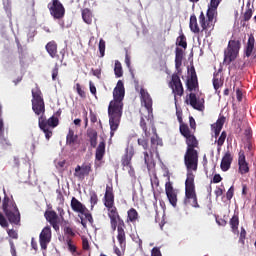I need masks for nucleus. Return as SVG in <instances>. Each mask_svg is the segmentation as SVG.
<instances>
[{
  "mask_svg": "<svg viewBox=\"0 0 256 256\" xmlns=\"http://www.w3.org/2000/svg\"><path fill=\"white\" fill-rule=\"evenodd\" d=\"M140 127L144 133L142 138H138V145L143 147L144 151V163L149 165L153 159V154L159 155V147H163V139L157 134V128L153 122L152 113L148 115H142L140 118Z\"/></svg>",
  "mask_w": 256,
  "mask_h": 256,
  "instance_id": "nucleus-1",
  "label": "nucleus"
},
{
  "mask_svg": "<svg viewBox=\"0 0 256 256\" xmlns=\"http://www.w3.org/2000/svg\"><path fill=\"white\" fill-rule=\"evenodd\" d=\"M123 99H125V85L122 80H119L113 90V100L108 106V117L110 125V135L113 137L115 131L121 125V117H123Z\"/></svg>",
  "mask_w": 256,
  "mask_h": 256,
  "instance_id": "nucleus-2",
  "label": "nucleus"
},
{
  "mask_svg": "<svg viewBox=\"0 0 256 256\" xmlns=\"http://www.w3.org/2000/svg\"><path fill=\"white\" fill-rule=\"evenodd\" d=\"M179 130L182 136H184L185 143L187 145L184 155V165H199V140L195 137V134L189 129L187 124H180Z\"/></svg>",
  "mask_w": 256,
  "mask_h": 256,
  "instance_id": "nucleus-3",
  "label": "nucleus"
},
{
  "mask_svg": "<svg viewBox=\"0 0 256 256\" xmlns=\"http://www.w3.org/2000/svg\"><path fill=\"white\" fill-rule=\"evenodd\" d=\"M186 167V181H185V197L184 205H190L198 209L199 202L197 201V192L195 191V175L199 164H185Z\"/></svg>",
  "mask_w": 256,
  "mask_h": 256,
  "instance_id": "nucleus-4",
  "label": "nucleus"
},
{
  "mask_svg": "<svg viewBox=\"0 0 256 256\" xmlns=\"http://www.w3.org/2000/svg\"><path fill=\"white\" fill-rule=\"evenodd\" d=\"M4 198L2 200V211L5 217L8 219L9 223L13 225H19L21 223V213L17 207V203L13 199V196L8 197L7 191L3 189Z\"/></svg>",
  "mask_w": 256,
  "mask_h": 256,
  "instance_id": "nucleus-5",
  "label": "nucleus"
},
{
  "mask_svg": "<svg viewBox=\"0 0 256 256\" xmlns=\"http://www.w3.org/2000/svg\"><path fill=\"white\" fill-rule=\"evenodd\" d=\"M108 210V217L110 221H118V235L117 240L120 245L121 249H125L127 247V236L125 234V221L121 219V216L119 215V211H117V207L112 206L106 208Z\"/></svg>",
  "mask_w": 256,
  "mask_h": 256,
  "instance_id": "nucleus-6",
  "label": "nucleus"
},
{
  "mask_svg": "<svg viewBox=\"0 0 256 256\" xmlns=\"http://www.w3.org/2000/svg\"><path fill=\"white\" fill-rule=\"evenodd\" d=\"M199 24L201 26V35L205 33V37H211V31L215 29V23H217V14L211 12H201L199 15Z\"/></svg>",
  "mask_w": 256,
  "mask_h": 256,
  "instance_id": "nucleus-7",
  "label": "nucleus"
},
{
  "mask_svg": "<svg viewBox=\"0 0 256 256\" xmlns=\"http://www.w3.org/2000/svg\"><path fill=\"white\" fill-rule=\"evenodd\" d=\"M32 111L38 117H45V100L39 87L32 89Z\"/></svg>",
  "mask_w": 256,
  "mask_h": 256,
  "instance_id": "nucleus-8",
  "label": "nucleus"
},
{
  "mask_svg": "<svg viewBox=\"0 0 256 256\" xmlns=\"http://www.w3.org/2000/svg\"><path fill=\"white\" fill-rule=\"evenodd\" d=\"M58 125L59 118L55 117V115L50 117L48 120L45 116H40L38 118V126L45 134V138L47 139V141H49L51 137H53V131H51V129L49 128L51 127L52 129H55V127H57Z\"/></svg>",
  "mask_w": 256,
  "mask_h": 256,
  "instance_id": "nucleus-9",
  "label": "nucleus"
},
{
  "mask_svg": "<svg viewBox=\"0 0 256 256\" xmlns=\"http://www.w3.org/2000/svg\"><path fill=\"white\" fill-rule=\"evenodd\" d=\"M239 51H241V41L230 40L227 48L224 50V63L231 65L239 57Z\"/></svg>",
  "mask_w": 256,
  "mask_h": 256,
  "instance_id": "nucleus-10",
  "label": "nucleus"
},
{
  "mask_svg": "<svg viewBox=\"0 0 256 256\" xmlns=\"http://www.w3.org/2000/svg\"><path fill=\"white\" fill-rule=\"evenodd\" d=\"M48 9L54 19H63L65 17V6L59 0H52L48 3Z\"/></svg>",
  "mask_w": 256,
  "mask_h": 256,
  "instance_id": "nucleus-11",
  "label": "nucleus"
},
{
  "mask_svg": "<svg viewBox=\"0 0 256 256\" xmlns=\"http://www.w3.org/2000/svg\"><path fill=\"white\" fill-rule=\"evenodd\" d=\"M188 73L190 74L186 81L187 90L192 93V91L199 90V79L197 78V72L195 71V66H191L188 69Z\"/></svg>",
  "mask_w": 256,
  "mask_h": 256,
  "instance_id": "nucleus-12",
  "label": "nucleus"
},
{
  "mask_svg": "<svg viewBox=\"0 0 256 256\" xmlns=\"http://www.w3.org/2000/svg\"><path fill=\"white\" fill-rule=\"evenodd\" d=\"M170 87L175 97H183L185 90L183 88V83L181 82L179 74H172Z\"/></svg>",
  "mask_w": 256,
  "mask_h": 256,
  "instance_id": "nucleus-13",
  "label": "nucleus"
},
{
  "mask_svg": "<svg viewBox=\"0 0 256 256\" xmlns=\"http://www.w3.org/2000/svg\"><path fill=\"white\" fill-rule=\"evenodd\" d=\"M93 171V166L89 162H84L81 166L77 165L74 172V177L77 179H85L89 177L90 173Z\"/></svg>",
  "mask_w": 256,
  "mask_h": 256,
  "instance_id": "nucleus-14",
  "label": "nucleus"
},
{
  "mask_svg": "<svg viewBox=\"0 0 256 256\" xmlns=\"http://www.w3.org/2000/svg\"><path fill=\"white\" fill-rule=\"evenodd\" d=\"M165 193L170 205H172V207H177V191L173 188V183H171L169 178L168 182L165 184Z\"/></svg>",
  "mask_w": 256,
  "mask_h": 256,
  "instance_id": "nucleus-15",
  "label": "nucleus"
},
{
  "mask_svg": "<svg viewBox=\"0 0 256 256\" xmlns=\"http://www.w3.org/2000/svg\"><path fill=\"white\" fill-rule=\"evenodd\" d=\"M44 217L48 223H50L51 227H53L54 231H59V223H61V219L57 212L54 210H47L44 213Z\"/></svg>",
  "mask_w": 256,
  "mask_h": 256,
  "instance_id": "nucleus-16",
  "label": "nucleus"
},
{
  "mask_svg": "<svg viewBox=\"0 0 256 256\" xmlns=\"http://www.w3.org/2000/svg\"><path fill=\"white\" fill-rule=\"evenodd\" d=\"M39 241L41 249H47V245L51 243V226H46L43 228L39 236Z\"/></svg>",
  "mask_w": 256,
  "mask_h": 256,
  "instance_id": "nucleus-17",
  "label": "nucleus"
},
{
  "mask_svg": "<svg viewBox=\"0 0 256 256\" xmlns=\"http://www.w3.org/2000/svg\"><path fill=\"white\" fill-rule=\"evenodd\" d=\"M189 104L193 109H196V111H205V99L204 98H198L195 93L189 94Z\"/></svg>",
  "mask_w": 256,
  "mask_h": 256,
  "instance_id": "nucleus-18",
  "label": "nucleus"
},
{
  "mask_svg": "<svg viewBox=\"0 0 256 256\" xmlns=\"http://www.w3.org/2000/svg\"><path fill=\"white\" fill-rule=\"evenodd\" d=\"M133 159V153L126 150V153L121 158V164L123 167V170H128L129 175H133L135 173V169H133V165L131 164V161Z\"/></svg>",
  "mask_w": 256,
  "mask_h": 256,
  "instance_id": "nucleus-19",
  "label": "nucleus"
},
{
  "mask_svg": "<svg viewBox=\"0 0 256 256\" xmlns=\"http://www.w3.org/2000/svg\"><path fill=\"white\" fill-rule=\"evenodd\" d=\"M238 171L240 175H247L249 173V163L245 158V151L240 150L238 154Z\"/></svg>",
  "mask_w": 256,
  "mask_h": 256,
  "instance_id": "nucleus-20",
  "label": "nucleus"
},
{
  "mask_svg": "<svg viewBox=\"0 0 256 256\" xmlns=\"http://www.w3.org/2000/svg\"><path fill=\"white\" fill-rule=\"evenodd\" d=\"M141 101L144 104L145 109H147L148 113H153V99L147 90L141 88L140 89Z\"/></svg>",
  "mask_w": 256,
  "mask_h": 256,
  "instance_id": "nucleus-21",
  "label": "nucleus"
},
{
  "mask_svg": "<svg viewBox=\"0 0 256 256\" xmlns=\"http://www.w3.org/2000/svg\"><path fill=\"white\" fill-rule=\"evenodd\" d=\"M104 206L106 208L115 206V194L113 193V186H106V191L104 194Z\"/></svg>",
  "mask_w": 256,
  "mask_h": 256,
  "instance_id": "nucleus-22",
  "label": "nucleus"
},
{
  "mask_svg": "<svg viewBox=\"0 0 256 256\" xmlns=\"http://www.w3.org/2000/svg\"><path fill=\"white\" fill-rule=\"evenodd\" d=\"M66 145L72 147L73 149H77V147L81 145V142L79 141V136L75 134V131H73V129H69L68 131V134L66 136Z\"/></svg>",
  "mask_w": 256,
  "mask_h": 256,
  "instance_id": "nucleus-23",
  "label": "nucleus"
},
{
  "mask_svg": "<svg viewBox=\"0 0 256 256\" xmlns=\"http://www.w3.org/2000/svg\"><path fill=\"white\" fill-rule=\"evenodd\" d=\"M253 51H255V36H253V34H250L244 48V55L246 57H251V55H253V58L255 59L256 54Z\"/></svg>",
  "mask_w": 256,
  "mask_h": 256,
  "instance_id": "nucleus-24",
  "label": "nucleus"
},
{
  "mask_svg": "<svg viewBox=\"0 0 256 256\" xmlns=\"http://www.w3.org/2000/svg\"><path fill=\"white\" fill-rule=\"evenodd\" d=\"M231 163H233V155L230 151H227L224 156L222 157L221 163H220V169L221 171H229L231 169Z\"/></svg>",
  "mask_w": 256,
  "mask_h": 256,
  "instance_id": "nucleus-25",
  "label": "nucleus"
},
{
  "mask_svg": "<svg viewBox=\"0 0 256 256\" xmlns=\"http://www.w3.org/2000/svg\"><path fill=\"white\" fill-rule=\"evenodd\" d=\"M45 49H46L48 55H50V57L52 59H59V54H57L58 53V45L55 40L48 42L45 46Z\"/></svg>",
  "mask_w": 256,
  "mask_h": 256,
  "instance_id": "nucleus-26",
  "label": "nucleus"
},
{
  "mask_svg": "<svg viewBox=\"0 0 256 256\" xmlns=\"http://www.w3.org/2000/svg\"><path fill=\"white\" fill-rule=\"evenodd\" d=\"M70 207L74 213H79L80 215L82 213H85L87 211V207L83 205L77 198L72 197Z\"/></svg>",
  "mask_w": 256,
  "mask_h": 256,
  "instance_id": "nucleus-27",
  "label": "nucleus"
},
{
  "mask_svg": "<svg viewBox=\"0 0 256 256\" xmlns=\"http://www.w3.org/2000/svg\"><path fill=\"white\" fill-rule=\"evenodd\" d=\"M225 125V116H220L216 123L212 124V130L214 131V137L217 139L219 135L221 134V130L223 129V126Z\"/></svg>",
  "mask_w": 256,
  "mask_h": 256,
  "instance_id": "nucleus-28",
  "label": "nucleus"
},
{
  "mask_svg": "<svg viewBox=\"0 0 256 256\" xmlns=\"http://www.w3.org/2000/svg\"><path fill=\"white\" fill-rule=\"evenodd\" d=\"M189 27L192 33L199 35V37H203V34H201V28H199V24L197 23V16H195V14L190 16Z\"/></svg>",
  "mask_w": 256,
  "mask_h": 256,
  "instance_id": "nucleus-29",
  "label": "nucleus"
},
{
  "mask_svg": "<svg viewBox=\"0 0 256 256\" xmlns=\"http://www.w3.org/2000/svg\"><path fill=\"white\" fill-rule=\"evenodd\" d=\"M3 106L0 104V143H5V145H10L7 139L5 138V124L3 123V118L1 116L3 115Z\"/></svg>",
  "mask_w": 256,
  "mask_h": 256,
  "instance_id": "nucleus-30",
  "label": "nucleus"
},
{
  "mask_svg": "<svg viewBox=\"0 0 256 256\" xmlns=\"http://www.w3.org/2000/svg\"><path fill=\"white\" fill-rule=\"evenodd\" d=\"M137 221H139V212H137V210L135 208L129 209L127 212L126 222L132 223L133 225H135V223H137Z\"/></svg>",
  "mask_w": 256,
  "mask_h": 256,
  "instance_id": "nucleus-31",
  "label": "nucleus"
},
{
  "mask_svg": "<svg viewBox=\"0 0 256 256\" xmlns=\"http://www.w3.org/2000/svg\"><path fill=\"white\" fill-rule=\"evenodd\" d=\"M87 137L89 139L90 145L93 149L97 147V130L95 129H88L87 130Z\"/></svg>",
  "mask_w": 256,
  "mask_h": 256,
  "instance_id": "nucleus-32",
  "label": "nucleus"
},
{
  "mask_svg": "<svg viewBox=\"0 0 256 256\" xmlns=\"http://www.w3.org/2000/svg\"><path fill=\"white\" fill-rule=\"evenodd\" d=\"M103 157H105V141L99 143L95 154L96 161H102Z\"/></svg>",
  "mask_w": 256,
  "mask_h": 256,
  "instance_id": "nucleus-33",
  "label": "nucleus"
},
{
  "mask_svg": "<svg viewBox=\"0 0 256 256\" xmlns=\"http://www.w3.org/2000/svg\"><path fill=\"white\" fill-rule=\"evenodd\" d=\"M183 65V49L177 47L175 50V67L179 69Z\"/></svg>",
  "mask_w": 256,
  "mask_h": 256,
  "instance_id": "nucleus-34",
  "label": "nucleus"
},
{
  "mask_svg": "<svg viewBox=\"0 0 256 256\" xmlns=\"http://www.w3.org/2000/svg\"><path fill=\"white\" fill-rule=\"evenodd\" d=\"M82 19L87 23V25H91V23H93V13H91L89 8L82 9Z\"/></svg>",
  "mask_w": 256,
  "mask_h": 256,
  "instance_id": "nucleus-35",
  "label": "nucleus"
},
{
  "mask_svg": "<svg viewBox=\"0 0 256 256\" xmlns=\"http://www.w3.org/2000/svg\"><path fill=\"white\" fill-rule=\"evenodd\" d=\"M232 232L239 233V216L233 215L229 221Z\"/></svg>",
  "mask_w": 256,
  "mask_h": 256,
  "instance_id": "nucleus-36",
  "label": "nucleus"
},
{
  "mask_svg": "<svg viewBox=\"0 0 256 256\" xmlns=\"http://www.w3.org/2000/svg\"><path fill=\"white\" fill-rule=\"evenodd\" d=\"M220 3H221V0H211L210 4L208 5L207 12L212 13L214 15H218L217 7H219Z\"/></svg>",
  "mask_w": 256,
  "mask_h": 256,
  "instance_id": "nucleus-37",
  "label": "nucleus"
},
{
  "mask_svg": "<svg viewBox=\"0 0 256 256\" xmlns=\"http://www.w3.org/2000/svg\"><path fill=\"white\" fill-rule=\"evenodd\" d=\"M223 86V80H221V74L219 72L214 73L213 77V87L217 91Z\"/></svg>",
  "mask_w": 256,
  "mask_h": 256,
  "instance_id": "nucleus-38",
  "label": "nucleus"
},
{
  "mask_svg": "<svg viewBox=\"0 0 256 256\" xmlns=\"http://www.w3.org/2000/svg\"><path fill=\"white\" fill-rule=\"evenodd\" d=\"M176 45H178V47H182L183 49H187V37H185V34H181L177 38Z\"/></svg>",
  "mask_w": 256,
  "mask_h": 256,
  "instance_id": "nucleus-39",
  "label": "nucleus"
},
{
  "mask_svg": "<svg viewBox=\"0 0 256 256\" xmlns=\"http://www.w3.org/2000/svg\"><path fill=\"white\" fill-rule=\"evenodd\" d=\"M114 73L116 77H123V66H121V62L119 60L115 61Z\"/></svg>",
  "mask_w": 256,
  "mask_h": 256,
  "instance_id": "nucleus-40",
  "label": "nucleus"
},
{
  "mask_svg": "<svg viewBox=\"0 0 256 256\" xmlns=\"http://www.w3.org/2000/svg\"><path fill=\"white\" fill-rule=\"evenodd\" d=\"M225 139H227V132L223 131L216 141L218 145V151H220L221 147L225 144Z\"/></svg>",
  "mask_w": 256,
  "mask_h": 256,
  "instance_id": "nucleus-41",
  "label": "nucleus"
},
{
  "mask_svg": "<svg viewBox=\"0 0 256 256\" xmlns=\"http://www.w3.org/2000/svg\"><path fill=\"white\" fill-rule=\"evenodd\" d=\"M68 251L72 253V255H75L77 253V246L73 244V240L71 238L66 239Z\"/></svg>",
  "mask_w": 256,
  "mask_h": 256,
  "instance_id": "nucleus-42",
  "label": "nucleus"
},
{
  "mask_svg": "<svg viewBox=\"0 0 256 256\" xmlns=\"http://www.w3.org/2000/svg\"><path fill=\"white\" fill-rule=\"evenodd\" d=\"M253 9L254 7H249L246 9V11L244 12V15H243V20L244 21H250L251 20V17H253Z\"/></svg>",
  "mask_w": 256,
  "mask_h": 256,
  "instance_id": "nucleus-43",
  "label": "nucleus"
},
{
  "mask_svg": "<svg viewBox=\"0 0 256 256\" xmlns=\"http://www.w3.org/2000/svg\"><path fill=\"white\" fill-rule=\"evenodd\" d=\"M98 49L100 57H105V40H103V38H101L99 41Z\"/></svg>",
  "mask_w": 256,
  "mask_h": 256,
  "instance_id": "nucleus-44",
  "label": "nucleus"
},
{
  "mask_svg": "<svg viewBox=\"0 0 256 256\" xmlns=\"http://www.w3.org/2000/svg\"><path fill=\"white\" fill-rule=\"evenodd\" d=\"M245 239H247V231L241 227L239 243H241V245H245Z\"/></svg>",
  "mask_w": 256,
  "mask_h": 256,
  "instance_id": "nucleus-45",
  "label": "nucleus"
},
{
  "mask_svg": "<svg viewBox=\"0 0 256 256\" xmlns=\"http://www.w3.org/2000/svg\"><path fill=\"white\" fill-rule=\"evenodd\" d=\"M59 75V64H55L54 68L52 69V81H57V77Z\"/></svg>",
  "mask_w": 256,
  "mask_h": 256,
  "instance_id": "nucleus-46",
  "label": "nucleus"
},
{
  "mask_svg": "<svg viewBox=\"0 0 256 256\" xmlns=\"http://www.w3.org/2000/svg\"><path fill=\"white\" fill-rule=\"evenodd\" d=\"M0 225L3 228H7L9 227V222H7V219L5 218V216L3 215V213L0 212Z\"/></svg>",
  "mask_w": 256,
  "mask_h": 256,
  "instance_id": "nucleus-47",
  "label": "nucleus"
},
{
  "mask_svg": "<svg viewBox=\"0 0 256 256\" xmlns=\"http://www.w3.org/2000/svg\"><path fill=\"white\" fill-rule=\"evenodd\" d=\"M76 91H77L78 95L80 97H82V99H85V97H87V95L85 94V91L83 89H81V84H79V83L76 84Z\"/></svg>",
  "mask_w": 256,
  "mask_h": 256,
  "instance_id": "nucleus-48",
  "label": "nucleus"
},
{
  "mask_svg": "<svg viewBox=\"0 0 256 256\" xmlns=\"http://www.w3.org/2000/svg\"><path fill=\"white\" fill-rule=\"evenodd\" d=\"M235 194V187L231 186L227 193H226V198L228 201H231V199H233V195Z\"/></svg>",
  "mask_w": 256,
  "mask_h": 256,
  "instance_id": "nucleus-49",
  "label": "nucleus"
},
{
  "mask_svg": "<svg viewBox=\"0 0 256 256\" xmlns=\"http://www.w3.org/2000/svg\"><path fill=\"white\" fill-rule=\"evenodd\" d=\"M82 249H84V251H89V249H91L89 240L86 237H82Z\"/></svg>",
  "mask_w": 256,
  "mask_h": 256,
  "instance_id": "nucleus-50",
  "label": "nucleus"
},
{
  "mask_svg": "<svg viewBox=\"0 0 256 256\" xmlns=\"http://www.w3.org/2000/svg\"><path fill=\"white\" fill-rule=\"evenodd\" d=\"M80 215H84L85 219H87V221L90 222L91 225H93V215H91V213L89 212V210L87 209V211H84V213L80 214Z\"/></svg>",
  "mask_w": 256,
  "mask_h": 256,
  "instance_id": "nucleus-51",
  "label": "nucleus"
},
{
  "mask_svg": "<svg viewBox=\"0 0 256 256\" xmlns=\"http://www.w3.org/2000/svg\"><path fill=\"white\" fill-rule=\"evenodd\" d=\"M64 233L65 235H69L70 237H75V231L69 226L64 227Z\"/></svg>",
  "mask_w": 256,
  "mask_h": 256,
  "instance_id": "nucleus-52",
  "label": "nucleus"
},
{
  "mask_svg": "<svg viewBox=\"0 0 256 256\" xmlns=\"http://www.w3.org/2000/svg\"><path fill=\"white\" fill-rule=\"evenodd\" d=\"M110 225L112 231H117V233H119V230H117L119 227V220H110Z\"/></svg>",
  "mask_w": 256,
  "mask_h": 256,
  "instance_id": "nucleus-53",
  "label": "nucleus"
},
{
  "mask_svg": "<svg viewBox=\"0 0 256 256\" xmlns=\"http://www.w3.org/2000/svg\"><path fill=\"white\" fill-rule=\"evenodd\" d=\"M99 201V198L97 197V195L94 193L90 196V203L92 205V207H95V205H97Z\"/></svg>",
  "mask_w": 256,
  "mask_h": 256,
  "instance_id": "nucleus-54",
  "label": "nucleus"
},
{
  "mask_svg": "<svg viewBox=\"0 0 256 256\" xmlns=\"http://www.w3.org/2000/svg\"><path fill=\"white\" fill-rule=\"evenodd\" d=\"M8 235L11 239H19V234L14 229L8 230Z\"/></svg>",
  "mask_w": 256,
  "mask_h": 256,
  "instance_id": "nucleus-55",
  "label": "nucleus"
},
{
  "mask_svg": "<svg viewBox=\"0 0 256 256\" xmlns=\"http://www.w3.org/2000/svg\"><path fill=\"white\" fill-rule=\"evenodd\" d=\"M223 181V177H221V174H215L213 179L211 180V183H221Z\"/></svg>",
  "mask_w": 256,
  "mask_h": 256,
  "instance_id": "nucleus-56",
  "label": "nucleus"
},
{
  "mask_svg": "<svg viewBox=\"0 0 256 256\" xmlns=\"http://www.w3.org/2000/svg\"><path fill=\"white\" fill-rule=\"evenodd\" d=\"M151 256H162L161 249L159 247H154L151 250Z\"/></svg>",
  "mask_w": 256,
  "mask_h": 256,
  "instance_id": "nucleus-57",
  "label": "nucleus"
},
{
  "mask_svg": "<svg viewBox=\"0 0 256 256\" xmlns=\"http://www.w3.org/2000/svg\"><path fill=\"white\" fill-rule=\"evenodd\" d=\"M189 123H190L191 129L195 131L197 129V123L195 122V118H193V116L189 117Z\"/></svg>",
  "mask_w": 256,
  "mask_h": 256,
  "instance_id": "nucleus-58",
  "label": "nucleus"
},
{
  "mask_svg": "<svg viewBox=\"0 0 256 256\" xmlns=\"http://www.w3.org/2000/svg\"><path fill=\"white\" fill-rule=\"evenodd\" d=\"M176 117L178 119V123H180V125H183V112L177 110L176 111Z\"/></svg>",
  "mask_w": 256,
  "mask_h": 256,
  "instance_id": "nucleus-59",
  "label": "nucleus"
},
{
  "mask_svg": "<svg viewBox=\"0 0 256 256\" xmlns=\"http://www.w3.org/2000/svg\"><path fill=\"white\" fill-rule=\"evenodd\" d=\"M10 253L12 256H17V250L15 249V243L10 241Z\"/></svg>",
  "mask_w": 256,
  "mask_h": 256,
  "instance_id": "nucleus-60",
  "label": "nucleus"
},
{
  "mask_svg": "<svg viewBox=\"0 0 256 256\" xmlns=\"http://www.w3.org/2000/svg\"><path fill=\"white\" fill-rule=\"evenodd\" d=\"M89 87L90 93H92V95H97V87H95V84H93L92 81L89 82Z\"/></svg>",
  "mask_w": 256,
  "mask_h": 256,
  "instance_id": "nucleus-61",
  "label": "nucleus"
},
{
  "mask_svg": "<svg viewBox=\"0 0 256 256\" xmlns=\"http://www.w3.org/2000/svg\"><path fill=\"white\" fill-rule=\"evenodd\" d=\"M236 98L239 102L243 101V91H241L239 88L236 89Z\"/></svg>",
  "mask_w": 256,
  "mask_h": 256,
  "instance_id": "nucleus-62",
  "label": "nucleus"
},
{
  "mask_svg": "<svg viewBox=\"0 0 256 256\" xmlns=\"http://www.w3.org/2000/svg\"><path fill=\"white\" fill-rule=\"evenodd\" d=\"M215 195H216V197H221V195H223V189L217 188L215 190Z\"/></svg>",
  "mask_w": 256,
  "mask_h": 256,
  "instance_id": "nucleus-63",
  "label": "nucleus"
},
{
  "mask_svg": "<svg viewBox=\"0 0 256 256\" xmlns=\"http://www.w3.org/2000/svg\"><path fill=\"white\" fill-rule=\"evenodd\" d=\"M113 249H114V253H115L117 256H121V250L119 249V247H117L116 245H114Z\"/></svg>",
  "mask_w": 256,
  "mask_h": 256,
  "instance_id": "nucleus-64",
  "label": "nucleus"
}]
</instances>
